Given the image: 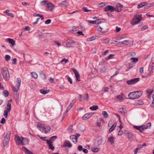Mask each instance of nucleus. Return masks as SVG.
Segmentation results:
<instances>
[{
  "label": "nucleus",
  "mask_w": 154,
  "mask_h": 154,
  "mask_svg": "<svg viewBox=\"0 0 154 154\" xmlns=\"http://www.w3.org/2000/svg\"><path fill=\"white\" fill-rule=\"evenodd\" d=\"M142 94L141 91H135L129 94L128 95V98L130 99H134L139 97Z\"/></svg>",
  "instance_id": "f257e3e1"
},
{
  "label": "nucleus",
  "mask_w": 154,
  "mask_h": 154,
  "mask_svg": "<svg viewBox=\"0 0 154 154\" xmlns=\"http://www.w3.org/2000/svg\"><path fill=\"white\" fill-rule=\"evenodd\" d=\"M37 127L42 132L45 133H47L49 132L51 129L50 126L48 125L38 124Z\"/></svg>",
  "instance_id": "f03ea898"
},
{
  "label": "nucleus",
  "mask_w": 154,
  "mask_h": 154,
  "mask_svg": "<svg viewBox=\"0 0 154 154\" xmlns=\"http://www.w3.org/2000/svg\"><path fill=\"white\" fill-rule=\"evenodd\" d=\"M142 17L141 14H136L134 16L133 19L131 21V23L132 25L134 26L139 23L142 20Z\"/></svg>",
  "instance_id": "7ed1b4c3"
},
{
  "label": "nucleus",
  "mask_w": 154,
  "mask_h": 154,
  "mask_svg": "<svg viewBox=\"0 0 154 154\" xmlns=\"http://www.w3.org/2000/svg\"><path fill=\"white\" fill-rule=\"evenodd\" d=\"M16 143L18 145H26L28 143V141L26 138H23L22 137H20L17 136V138H15Z\"/></svg>",
  "instance_id": "20e7f679"
},
{
  "label": "nucleus",
  "mask_w": 154,
  "mask_h": 154,
  "mask_svg": "<svg viewBox=\"0 0 154 154\" xmlns=\"http://www.w3.org/2000/svg\"><path fill=\"white\" fill-rule=\"evenodd\" d=\"M1 72L5 80H8L10 76L7 68L6 67H2L1 69Z\"/></svg>",
  "instance_id": "39448f33"
},
{
  "label": "nucleus",
  "mask_w": 154,
  "mask_h": 154,
  "mask_svg": "<svg viewBox=\"0 0 154 154\" xmlns=\"http://www.w3.org/2000/svg\"><path fill=\"white\" fill-rule=\"evenodd\" d=\"M103 11L105 12L110 11V12H112L114 11H116L118 12H119L121 11V8L115 9L114 7L111 5H108L104 8Z\"/></svg>",
  "instance_id": "423d86ee"
},
{
  "label": "nucleus",
  "mask_w": 154,
  "mask_h": 154,
  "mask_svg": "<svg viewBox=\"0 0 154 154\" xmlns=\"http://www.w3.org/2000/svg\"><path fill=\"white\" fill-rule=\"evenodd\" d=\"M11 132L10 131H8L6 134V135L3 140V142L4 146H5L8 143L10 137Z\"/></svg>",
  "instance_id": "0eeeda50"
},
{
  "label": "nucleus",
  "mask_w": 154,
  "mask_h": 154,
  "mask_svg": "<svg viewBox=\"0 0 154 154\" xmlns=\"http://www.w3.org/2000/svg\"><path fill=\"white\" fill-rule=\"evenodd\" d=\"M80 136L79 134L76 133L74 135L70 136V138L75 143H76L78 141V138Z\"/></svg>",
  "instance_id": "6e6552de"
},
{
  "label": "nucleus",
  "mask_w": 154,
  "mask_h": 154,
  "mask_svg": "<svg viewBox=\"0 0 154 154\" xmlns=\"http://www.w3.org/2000/svg\"><path fill=\"white\" fill-rule=\"evenodd\" d=\"M78 45V43L73 40H70L66 44V47L67 48H73L75 45Z\"/></svg>",
  "instance_id": "1a4fd4ad"
},
{
  "label": "nucleus",
  "mask_w": 154,
  "mask_h": 154,
  "mask_svg": "<svg viewBox=\"0 0 154 154\" xmlns=\"http://www.w3.org/2000/svg\"><path fill=\"white\" fill-rule=\"evenodd\" d=\"M140 78H134L130 80L126 81V83L128 85H131L134 84L139 81Z\"/></svg>",
  "instance_id": "9d476101"
},
{
  "label": "nucleus",
  "mask_w": 154,
  "mask_h": 154,
  "mask_svg": "<svg viewBox=\"0 0 154 154\" xmlns=\"http://www.w3.org/2000/svg\"><path fill=\"white\" fill-rule=\"evenodd\" d=\"M148 126L142 125L140 126H134V128L139 131L140 132H142L145 129L148 128Z\"/></svg>",
  "instance_id": "9b49d317"
},
{
  "label": "nucleus",
  "mask_w": 154,
  "mask_h": 154,
  "mask_svg": "<svg viewBox=\"0 0 154 154\" xmlns=\"http://www.w3.org/2000/svg\"><path fill=\"white\" fill-rule=\"evenodd\" d=\"M72 71L75 74V75L76 77V80L77 82H79L80 81V75L78 73V71L74 68H72Z\"/></svg>",
  "instance_id": "f8f14e48"
},
{
  "label": "nucleus",
  "mask_w": 154,
  "mask_h": 154,
  "mask_svg": "<svg viewBox=\"0 0 154 154\" xmlns=\"http://www.w3.org/2000/svg\"><path fill=\"white\" fill-rule=\"evenodd\" d=\"M47 9L48 11H52L55 7V5L52 3L48 2L47 3Z\"/></svg>",
  "instance_id": "ddd939ff"
},
{
  "label": "nucleus",
  "mask_w": 154,
  "mask_h": 154,
  "mask_svg": "<svg viewBox=\"0 0 154 154\" xmlns=\"http://www.w3.org/2000/svg\"><path fill=\"white\" fill-rule=\"evenodd\" d=\"M79 97L80 98V100H89V96L88 93H86L85 95V96H82L81 95H79Z\"/></svg>",
  "instance_id": "4468645a"
},
{
  "label": "nucleus",
  "mask_w": 154,
  "mask_h": 154,
  "mask_svg": "<svg viewBox=\"0 0 154 154\" xmlns=\"http://www.w3.org/2000/svg\"><path fill=\"white\" fill-rule=\"evenodd\" d=\"M92 116L91 113H87L85 114L82 117L83 120H86L91 117Z\"/></svg>",
  "instance_id": "2eb2a0df"
},
{
  "label": "nucleus",
  "mask_w": 154,
  "mask_h": 154,
  "mask_svg": "<svg viewBox=\"0 0 154 154\" xmlns=\"http://www.w3.org/2000/svg\"><path fill=\"white\" fill-rule=\"evenodd\" d=\"M102 138L101 137H98L96 141V143L97 146L101 145L102 142Z\"/></svg>",
  "instance_id": "dca6fc26"
},
{
  "label": "nucleus",
  "mask_w": 154,
  "mask_h": 154,
  "mask_svg": "<svg viewBox=\"0 0 154 154\" xmlns=\"http://www.w3.org/2000/svg\"><path fill=\"white\" fill-rule=\"evenodd\" d=\"M63 146L70 148L72 146V145L69 141H66L64 142Z\"/></svg>",
  "instance_id": "f3484780"
},
{
  "label": "nucleus",
  "mask_w": 154,
  "mask_h": 154,
  "mask_svg": "<svg viewBox=\"0 0 154 154\" xmlns=\"http://www.w3.org/2000/svg\"><path fill=\"white\" fill-rule=\"evenodd\" d=\"M21 80L19 78H17L16 82V84L17 87V88L18 89H19L21 85Z\"/></svg>",
  "instance_id": "a211bd4d"
},
{
  "label": "nucleus",
  "mask_w": 154,
  "mask_h": 154,
  "mask_svg": "<svg viewBox=\"0 0 154 154\" xmlns=\"http://www.w3.org/2000/svg\"><path fill=\"white\" fill-rule=\"evenodd\" d=\"M46 141L48 146L49 148L53 150L54 149V147L52 145V143H50L49 140H46Z\"/></svg>",
  "instance_id": "6ab92c4d"
},
{
  "label": "nucleus",
  "mask_w": 154,
  "mask_h": 154,
  "mask_svg": "<svg viewBox=\"0 0 154 154\" xmlns=\"http://www.w3.org/2000/svg\"><path fill=\"white\" fill-rule=\"evenodd\" d=\"M7 42H9L13 46L15 45V42L12 39L8 38L6 39Z\"/></svg>",
  "instance_id": "aec40b11"
},
{
  "label": "nucleus",
  "mask_w": 154,
  "mask_h": 154,
  "mask_svg": "<svg viewBox=\"0 0 154 154\" xmlns=\"http://www.w3.org/2000/svg\"><path fill=\"white\" fill-rule=\"evenodd\" d=\"M147 2H142L137 5V8H141L147 5Z\"/></svg>",
  "instance_id": "412c9836"
},
{
  "label": "nucleus",
  "mask_w": 154,
  "mask_h": 154,
  "mask_svg": "<svg viewBox=\"0 0 154 154\" xmlns=\"http://www.w3.org/2000/svg\"><path fill=\"white\" fill-rule=\"evenodd\" d=\"M114 138L112 137H110L108 138V141L111 144L114 143Z\"/></svg>",
  "instance_id": "4be33fe9"
},
{
  "label": "nucleus",
  "mask_w": 154,
  "mask_h": 154,
  "mask_svg": "<svg viewBox=\"0 0 154 154\" xmlns=\"http://www.w3.org/2000/svg\"><path fill=\"white\" fill-rule=\"evenodd\" d=\"M126 134H127V137L129 139L132 138L133 136V134L131 132L127 131Z\"/></svg>",
  "instance_id": "5701e85b"
},
{
  "label": "nucleus",
  "mask_w": 154,
  "mask_h": 154,
  "mask_svg": "<svg viewBox=\"0 0 154 154\" xmlns=\"http://www.w3.org/2000/svg\"><path fill=\"white\" fill-rule=\"evenodd\" d=\"M60 5L63 7H66L68 6V3L65 0L62 2Z\"/></svg>",
  "instance_id": "b1692460"
},
{
  "label": "nucleus",
  "mask_w": 154,
  "mask_h": 154,
  "mask_svg": "<svg viewBox=\"0 0 154 154\" xmlns=\"http://www.w3.org/2000/svg\"><path fill=\"white\" fill-rule=\"evenodd\" d=\"M23 151H24L27 154H33L31 152L25 147H23Z\"/></svg>",
  "instance_id": "393cba45"
},
{
  "label": "nucleus",
  "mask_w": 154,
  "mask_h": 154,
  "mask_svg": "<svg viewBox=\"0 0 154 154\" xmlns=\"http://www.w3.org/2000/svg\"><path fill=\"white\" fill-rule=\"evenodd\" d=\"M57 138V137L55 136H54L52 137H50L49 139V141L50 143H53L54 141Z\"/></svg>",
  "instance_id": "a878e982"
},
{
  "label": "nucleus",
  "mask_w": 154,
  "mask_h": 154,
  "mask_svg": "<svg viewBox=\"0 0 154 154\" xmlns=\"http://www.w3.org/2000/svg\"><path fill=\"white\" fill-rule=\"evenodd\" d=\"M40 92L43 94H47L49 93V91L48 90H45L44 89H41L40 90Z\"/></svg>",
  "instance_id": "bb28decb"
},
{
  "label": "nucleus",
  "mask_w": 154,
  "mask_h": 154,
  "mask_svg": "<svg viewBox=\"0 0 154 154\" xmlns=\"http://www.w3.org/2000/svg\"><path fill=\"white\" fill-rule=\"evenodd\" d=\"M98 108V107L97 105H93L90 108V109L92 110H96Z\"/></svg>",
  "instance_id": "cd10ccee"
},
{
  "label": "nucleus",
  "mask_w": 154,
  "mask_h": 154,
  "mask_svg": "<svg viewBox=\"0 0 154 154\" xmlns=\"http://www.w3.org/2000/svg\"><path fill=\"white\" fill-rule=\"evenodd\" d=\"M106 69L105 66L100 69V72L101 73H104L106 71Z\"/></svg>",
  "instance_id": "c85d7f7f"
},
{
  "label": "nucleus",
  "mask_w": 154,
  "mask_h": 154,
  "mask_svg": "<svg viewBox=\"0 0 154 154\" xmlns=\"http://www.w3.org/2000/svg\"><path fill=\"white\" fill-rule=\"evenodd\" d=\"M11 104L9 102H8L7 107H6V110L10 111L11 109Z\"/></svg>",
  "instance_id": "c756f323"
},
{
  "label": "nucleus",
  "mask_w": 154,
  "mask_h": 154,
  "mask_svg": "<svg viewBox=\"0 0 154 154\" xmlns=\"http://www.w3.org/2000/svg\"><path fill=\"white\" fill-rule=\"evenodd\" d=\"M116 126V124L115 125L114 124L113 125H112V126L109 128V133L113 131L114 129Z\"/></svg>",
  "instance_id": "7c9ffc66"
},
{
  "label": "nucleus",
  "mask_w": 154,
  "mask_h": 154,
  "mask_svg": "<svg viewBox=\"0 0 154 154\" xmlns=\"http://www.w3.org/2000/svg\"><path fill=\"white\" fill-rule=\"evenodd\" d=\"M123 7V5H121L120 3H118V4H116V8H115V9H120L122 10V8Z\"/></svg>",
  "instance_id": "2f4dec72"
},
{
  "label": "nucleus",
  "mask_w": 154,
  "mask_h": 154,
  "mask_svg": "<svg viewBox=\"0 0 154 154\" xmlns=\"http://www.w3.org/2000/svg\"><path fill=\"white\" fill-rule=\"evenodd\" d=\"M31 75L32 77L35 79H36L38 77V75L35 72H32L31 73Z\"/></svg>",
  "instance_id": "473e14b6"
},
{
  "label": "nucleus",
  "mask_w": 154,
  "mask_h": 154,
  "mask_svg": "<svg viewBox=\"0 0 154 154\" xmlns=\"http://www.w3.org/2000/svg\"><path fill=\"white\" fill-rule=\"evenodd\" d=\"M110 39L108 38H105L103 40L102 42L103 43L107 44L109 42Z\"/></svg>",
  "instance_id": "72a5a7b5"
},
{
  "label": "nucleus",
  "mask_w": 154,
  "mask_h": 154,
  "mask_svg": "<svg viewBox=\"0 0 154 154\" xmlns=\"http://www.w3.org/2000/svg\"><path fill=\"white\" fill-rule=\"evenodd\" d=\"M119 112L122 114H125V110L124 108H121L119 109Z\"/></svg>",
  "instance_id": "f704fd0d"
},
{
  "label": "nucleus",
  "mask_w": 154,
  "mask_h": 154,
  "mask_svg": "<svg viewBox=\"0 0 154 154\" xmlns=\"http://www.w3.org/2000/svg\"><path fill=\"white\" fill-rule=\"evenodd\" d=\"M100 149L98 148L94 147L92 149V150L93 152H97Z\"/></svg>",
  "instance_id": "c9c22d12"
},
{
  "label": "nucleus",
  "mask_w": 154,
  "mask_h": 154,
  "mask_svg": "<svg viewBox=\"0 0 154 154\" xmlns=\"http://www.w3.org/2000/svg\"><path fill=\"white\" fill-rule=\"evenodd\" d=\"M102 114L103 116L105 118H106L108 116V114L107 112L106 111H103L102 112Z\"/></svg>",
  "instance_id": "e433bc0d"
},
{
  "label": "nucleus",
  "mask_w": 154,
  "mask_h": 154,
  "mask_svg": "<svg viewBox=\"0 0 154 154\" xmlns=\"http://www.w3.org/2000/svg\"><path fill=\"white\" fill-rule=\"evenodd\" d=\"M95 37L92 36L91 37L88 38L87 39V40L88 42H90L93 41V40H95Z\"/></svg>",
  "instance_id": "4c0bfd02"
},
{
  "label": "nucleus",
  "mask_w": 154,
  "mask_h": 154,
  "mask_svg": "<svg viewBox=\"0 0 154 154\" xmlns=\"http://www.w3.org/2000/svg\"><path fill=\"white\" fill-rule=\"evenodd\" d=\"M123 94L122 93L121 94L118 95L116 96V98L119 100H121L123 99L122 96Z\"/></svg>",
  "instance_id": "58836bf2"
},
{
  "label": "nucleus",
  "mask_w": 154,
  "mask_h": 154,
  "mask_svg": "<svg viewBox=\"0 0 154 154\" xmlns=\"http://www.w3.org/2000/svg\"><path fill=\"white\" fill-rule=\"evenodd\" d=\"M130 41L129 40H125L123 41V44L127 45L130 44Z\"/></svg>",
  "instance_id": "ea45409f"
},
{
  "label": "nucleus",
  "mask_w": 154,
  "mask_h": 154,
  "mask_svg": "<svg viewBox=\"0 0 154 154\" xmlns=\"http://www.w3.org/2000/svg\"><path fill=\"white\" fill-rule=\"evenodd\" d=\"M3 94L4 95L5 97H8L9 94L8 91L6 90L4 91H3Z\"/></svg>",
  "instance_id": "a19ab883"
},
{
  "label": "nucleus",
  "mask_w": 154,
  "mask_h": 154,
  "mask_svg": "<svg viewBox=\"0 0 154 154\" xmlns=\"http://www.w3.org/2000/svg\"><path fill=\"white\" fill-rule=\"evenodd\" d=\"M5 60L6 61H8L11 59V57L8 55H6L5 56Z\"/></svg>",
  "instance_id": "79ce46f5"
},
{
  "label": "nucleus",
  "mask_w": 154,
  "mask_h": 154,
  "mask_svg": "<svg viewBox=\"0 0 154 154\" xmlns=\"http://www.w3.org/2000/svg\"><path fill=\"white\" fill-rule=\"evenodd\" d=\"M10 111L7 110H5L4 111V116L6 118L8 116V112Z\"/></svg>",
  "instance_id": "37998d69"
},
{
  "label": "nucleus",
  "mask_w": 154,
  "mask_h": 154,
  "mask_svg": "<svg viewBox=\"0 0 154 154\" xmlns=\"http://www.w3.org/2000/svg\"><path fill=\"white\" fill-rule=\"evenodd\" d=\"M82 9L83 11L85 12H88L91 11V10L88 9L87 8L85 7H84L82 8Z\"/></svg>",
  "instance_id": "c03bdc74"
},
{
  "label": "nucleus",
  "mask_w": 154,
  "mask_h": 154,
  "mask_svg": "<svg viewBox=\"0 0 154 154\" xmlns=\"http://www.w3.org/2000/svg\"><path fill=\"white\" fill-rule=\"evenodd\" d=\"M131 60H132V62L134 63H136L138 61V59L136 58L131 57Z\"/></svg>",
  "instance_id": "a18cd8bd"
},
{
  "label": "nucleus",
  "mask_w": 154,
  "mask_h": 154,
  "mask_svg": "<svg viewBox=\"0 0 154 154\" xmlns=\"http://www.w3.org/2000/svg\"><path fill=\"white\" fill-rule=\"evenodd\" d=\"M114 54H110V55L109 56H108L106 58V60H108L111 59H112V58L113 57V56H114Z\"/></svg>",
  "instance_id": "49530a36"
},
{
  "label": "nucleus",
  "mask_w": 154,
  "mask_h": 154,
  "mask_svg": "<svg viewBox=\"0 0 154 154\" xmlns=\"http://www.w3.org/2000/svg\"><path fill=\"white\" fill-rule=\"evenodd\" d=\"M153 92V90L151 89H148L146 91V92H147V94H150V95H151Z\"/></svg>",
  "instance_id": "de8ad7c7"
},
{
  "label": "nucleus",
  "mask_w": 154,
  "mask_h": 154,
  "mask_svg": "<svg viewBox=\"0 0 154 154\" xmlns=\"http://www.w3.org/2000/svg\"><path fill=\"white\" fill-rule=\"evenodd\" d=\"M88 22L90 24H96L97 23L96 20L94 21L89 20L88 21Z\"/></svg>",
  "instance_id": "09e8293b"
},
{
  "label": "nucleus",
  "mask_w": 154,
  "mask_h": 154,
  "mask_svg": "<svg viewBox=\"0 0 154 154\" xmlns=\"http://www.w3.org/2000/svg\"><path fill=\"white\" fill-rule=\"evenodd\" d=\"M47 2V1H43L41 2H40V4L42 6H44L46 4Z\"/></svg>",
  "instance_id": "8fccbe9b"
},
{
  "label": "nucleus",
  "mask_w": 154,
  "mask_h": 154,
  "mask_svg": "<svg viewBox=\"0 0 154 154\" xmlns=\"http://www.w3.org/2000/svg\"><path fill=\"white\" fill-rule=\"evenodd\" d=\"M148 27L147 26H144L141 29L142 31H143L146 30L148 28Z\"/></svg>",
  "instance_id": "3c124183"
},
{
  "label": "nucleus",
  "mask_w": 154,
  "mask_h": 154,
  "mask_svg": "<svg viewBox=\"0 0 154 154\" xmlns=\"http://www.w3.org/2000/svg\"><path fill=\"white\" fill-rule=\"evenodd\" d=\"M14 98H19V94L18 91L15 92L14 94Z\"/></svg>",
  "instance_id": "603ef678"
},
{
  "label": "nucleus",
  "mask_w": 154,
  "mask_h": 154,
  "mask_svg": "<svg viewBox=\"0 0 154 154\" xmlns=\"http://www.w3.org/2000/svg\"><path fill=\"white\" fill-rule=\"evenodd\" d=\"M51 20L50 19H48L46 20L45 22V23L46 24H48L51 23Z\"/></svg>",
  "instance_id": "864d4df0"
},
{
  "label": "nucleus",
  "mask_w": 154,
  "mask_h": 154,
  "mask_svg": "<svg viewBox=\"0 0 154 154\" xmlns=\"http://www.w3.org/2000/svg\"><path fill=\"white\" fill-rule=\"evenodd\" d=\"M105 5V4L104 2H101L99 4V6L100 7H102Z\"/></svg>",
  "instance_id": "5fc2aeb1"
},
{
  "label": "nucleus",
  "mask_w": 154,
  "mask_h": 154,
  "mask_svg": "<svg viewBox=\"0 0 154 154\" xmlns=\"http://www.w3.org/2000/svg\"><path fill=\"white\" fill-rule=\"evenodd\" d=\"M77 149L79 151H81L83 149L82 146L81 145L79 146L78 147Z\"/></svg>",
  "instance_id": "6e6d98bb"
},
{
  "label": "nucleus",
  "mask_w": 154,
  "mask_h": 154,
  "mask_svg": "<svg viewBox=\"0 0 154 154\" xmlns=\"http://www.w3.org/2000/svg\"><path fill=\"white\" fill-rule=\"evenodd\" d=\"M38 136L39 137L40 139L42 140L45 141H46V140H45V139L46 138V137H40L39 135H38Z\"/></svg>",
  "instance_id": "4d7b16f0"
},
{
  "label": "nucleus",
  "mask_w": 154,
  "mask_h": 154,
  "mask_svg": "<svg viewBox=\"0 0 154 154\" xmlns=\"http://www.w3.org/2000/svg\"><path fill=\"white\" fill-rule=\"evenodd\" d=\"M12 60H13V61L12 62V64H14V65L16 64V63H17V62H16L17 59H16V58H14V59H12Z\"/></svg>",
  "instance_id": "13d9d810"
},
{
  "label": "nucleus",
  "mask_w": 154,
  "mask_h": 154,
  "mask_svg": "<svg viewBox=\"0 0 154 154\" xmlns=\"http://www.w3.org/2000/svg\"><path fill=\"white\" fill-rule=\"evenodd\" d=\"M137 104L138 105H141L143 104V102L142 100H140L139 101Z\"/></svg>",
  "instance_id": "bf43d9fd"
},
{
  "label": "nucleus",
  "mask_w": 154,
  "mask_h": 154,
  "mask_svg": "<svg viewBox=\"0 0 154 154\" xmlns=\"http://www.w3.org/2000/svg\"><path fill=\"white\" fill-rule=\"evenodd\" d=\"M143 67H141L139 70V72L140 73L142 74L143 72Z\"/></svg>",
  "instance_id": "052dcab7"
},
{
  "label": "nucleus",
  "mask_w": 154,
  "mask_h": 154,
  "mask_svg": "<svg viewBox=\"0 0 154 154\" xmlns=\"http://www.w3.org/2000/svg\"><path fill=\"white\" fill-rule=\"evenodd\" d=\"M96 28L97 31H101L102 30V28L99 26H97Z\"/></svg>",
  "instance_id": "680f3d73"
},
{
  "label": "nucleus",
  "mask_w": 154,
  "mask_h": 154,
  "mask_svg": "<svg viewBox=\"0 0 154 154\" xmlns=\"http://www.w3.org/2000/svg\"><path fill=\"white\" fill-rule=\"evenodd\" d=\"M7 15L8 16H9L11 17H12V18H13L14 17V14L11 13H9Z\"/></svg>",
  "instance_id": "e2e57ef3"
},
{
  "label": "nucleus",
  "mask_w": 154,
  "mask_h": 154,
  "mask_svg": "<svg viewBox=\"0 0 154 154\" xmlns=\"http://www.w3.org/2000/svg\"><path fill=\"white\" fill-rule=\"evenodd\" d=\"M109 51L108 50L105 51L104 52L102 53V55L104 56L109 52Z\"/></svg>",
  "instance_id": "0e129e2a"
},
{
  "label": "nucleus",
  "mask_w": 154,
  "mask_h": 154,
  "mask_svg": "<svg viewBox=\"0 0 154 154\" xmlns=\"http://www.w3.org/2000/svg\"><path fill=\"white\" fill-rule=\"evenodd\" d=\"M121 30V28L117 26L116 27V30L115 31L116 32H118Z\"/></svg>",
  "instance_id": "69168bd1"
},
{
  "label": "nucleus",
  "mask_w": 154,
  "mask_h": 154,
  "mask_svg": "<svg viewBox=\"0 0 154 154\" xmlns=\"http://www.w3.org/2000/svg\"><path fill=\"white\" fill-rule=\"evenodd\" d=\"M5 119L4 118H3L1 120V121L0 122V123L2 124H4V123H5Z\"/></svg>",
  "instance_id": "338daca9"
},
{
  "label": "nucleus",
  "mask_w": 154,
  "mask_h": 154,
  "mask_svg": "<svg viewBox=\"0 0 154 154\" xmlns=\"http://www.w3.org/2000/svg\"><path fill=\"white\" fill-rule=\"evenodd\" d=\"M68 61H69L67 59H66L65 58L63 59L61 61V62H64L65 63H66L67 62H68Z\"/></svg>",
  "instance_id": "774afa93"
}]
</instances>
